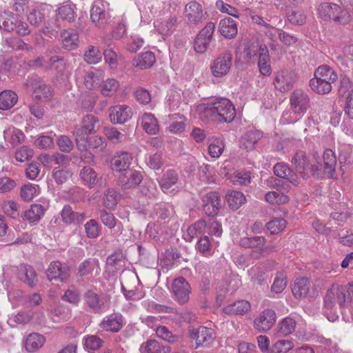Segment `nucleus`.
Listing matches in <instances>:
<instances>
[{
  "label": "nucleus",
  "mask_w": 353,
  "mask_h": 353,
  "mask_svg": "<svg viewBox=\"0 0 353 353\" xmlns=\"http://www.w3.org/2000/svg\"><path fill=\"white\" fill-rule=\"evenodd\" d=\"M185 15L188 23L195 25L201 23L204 17L201 6L196 1H191L185 6Z\"/></svg>",
  "instance_id": "a211bd4d"
},
{
  "label": "nucleus",
  "mask_w": 353,
  "mask_h": 353,
  "mask_svg": "<svg viewBox=\"0 0 353 353\" xmlns=\"http://www.w3.org/2000/svg\"><path fill=\"white\" fill-rule=\"evenodd\" d=\"M85 130L76 126L72 132L75 137L77 147L81 152H85L90 148V139H88L86 136L88 132H85Z\"/></svg>",
  "instance_id": "e433bc0d"
},
{
  "label": "nucleus",
  "mask_w": 353,
  "mask_h": 353,
  "mask_svg": "<svg viewBox=\"0 0 353 353\" xmlns=\"http://www.w3.org/2000/svg\"><path fill=\"white\" fill-rule=\"evenodd\" d=\"M323 158L325 171L327 172L330 176H332L336 164V158L334 153L330 149L325 150Z\"/></svg>",
  "instance_id": "09e8293b"
},
{
  "label": "nucleus",
  "mask_w": 353,
  "mask_h": 353,
  "mask_svg": "<svg viewBox=\"0 0 353 353\" xmlns=\"http://www.w3.org/2000/svg\"><path fill=\"white\" fill-rule=\"evenodd\" d=\"M142 180L143 176L139 172L128 170L121 173L117 179V184L123 189H130L139 185Z\"/></svg>",
  "instance_id": "9b49d317"
},
{
  "label": "nucleus",
  "mask_w": 353,
  "mask_h": 353,
  "mask_svg": "<svg viewBox=\"0 0 353 353\" xmlns=\"http://www.w3.org/2000/svg\"><path fill=\"white\" fill-rule=\"evenodd\" d=\"M208 153L212 158H219L225 148L224 141L219 137H212L208 139Z\"/></svg>",
  "instance_id": "58836bf2"
},
{
  "label": "nucleus",
  "mask_w": 353,
  "mask_h": 353,
  "mask_svg": "<svg viewBox=\"0 0 353 353\" xmlns=\"http://www.w3.org/2000/svg\"><path fill=\"white\" fill-rule=\"evenodd\" d=\"M119 87V82L114 79H108L101 85V92L103 96H112Z\"/></svg>",
  "instance_id": "5fc2aeb1"
},
{
  "label": "nucleus",
  "mask_w": 353,
  "mask_h": 353,
  "mask_svg": "<svg viewBox=\"0 0 353 353\" xmlns=\"http://www.w3.org/2000/svg\"><path fill=\"white\" fill-rule=\"evenodd\" d=\"M296 321L290 317L283 319L278 325V334L281 336H287L294 331Z\"/></svg>",
  "instance_id": "3c124183"
},
{
  "label": "nucleus",
  "mask_w": 353,
  "mask_h": 353,
  "mask_svg": "<svg viewBox=\"0 0 353 353\" xmlns=\"http://www.w3.org/2000/svg\"><path fill=\"white\" fill-rule=\"evenodd\" d=\"M28 21L30 23L32 26L34 28L41 27V30L43 32H46L44 27L48 28L46 26V19L45 15L40 10L33 9L28 16Z\"/></svg>",
  "instance_id": "de8ad7c7"
},
{
  "label": "nucleus",
  "mask_w": 353,
  "mask_h": 353,
  "mask_svg": "<svg viewBox=\"0 0 353 353\" xmlns=\"http://www.w3.org/2000/svg\"><path fill=\"white\" fill-rule=\"evenodd\" d=\"M156 334L159 338L170 343H177L181 339L179 336L173 334L165 326L158 327Z\"/></svg>",
  "instance_id": "13d9d810"
},
{
  "label": "nucleus",
  "mask_w": 353,
  "mask_h": 353,
  "mask_svg": "<svg viewBox=\"0 0 353 353\" xmlns=\"http://www.w3.org/2000/svg\"><path fill=\"white\" fill-rule=\"evenodd\" d=\"M219 30L224 37L228 39L234 37L238 32L235 21L230 17L221 20Z\"/></svg>",
  "instance_id": "7c9ffc66"
},
{
  "label": "nucleus",
  "mask_w": 353,
  "mask_h": 353,
  "mask_svg": "<svg viewBox=\"0 0 353 353\" xmlns=\"http://www.w3.org/2000/svg\"><path fill=\"white\" fill-rule=\"evenodd\" d=\"M68 68V61L62 56L54 55L48 59V70H54L56 71V77L63 79L65 72Z\"/></svg>",
  "instance_id": "412c9836"
},
{
  "label": "nucleus",
  "mask_w": 353,
  "mask_h": 353,
  "mask_svg": "<svg viewBox=\"0 0 353 353\" xmlns=\"http://www.w3.org/2000/svg\"><path fill=\"white\" fill-rule=\"evenodd\" d=\"M61 299L70 303L77 304L80 301L79 291L74 285H71L65 292Z\"/></svg>",
  "instance_id": "e2e57ef3"
},
{
  "label": "nucleus",
  "mask_w": 353,
  "mask_h": 353,
  "mask_svg": "<svg viewBox=\"0 0 353 353\" xmlns=\"http://www.w3.org/2000/svg\"><path fill=\"white\" fill-rule=\"evenodd\" d=\"M287 278L283 272H277L271 287L272 292L279 294L282 292L287 285Z\"/></svg>",
  "instance_id": "052dcab7"
},
{
  "label": "nucleus",
  "mask_w": 353,
  "mask_h": 353,
  "mask_svg": "<svg viewBox=\"0 0 353 353\" xmlns=\"http://www.w3.org/2000/svg\"><path fill=\"white\" fill-rule=\"evenodd\" d=\"M203 201L212 207L211 212L208 210L209 206L205 208V214L207 216H214L218 214L221 208V198L218 192H211L207 194L203 197Z\"/></svg>",
  "instance_id": "bb28decb"
},
{
  "label": "nucleus",
  "mask_w": 353,
  "mask_h": 353,
  "mask_svg": "<svg viewBox=\"0 0 353 353\" xmlns=\"http://www.w3.org/2000/svg\"><path fill=\"white\" fill-rule=\"evenodd\" d=\"M45 209L41 204H32L30 208L24 212L22 217L30 223L38 222L44 215Z\"/></svg>",
  "instance_id": "c9c22d12"
},
{
  "label": "nucleus",
  "mask_w": 353,
  "mask_h": 353,
  "mask_svg": "<svg viewBox=\"0 0 353 353\" xmlns=\"http://www.w3.org/2000/svg\"><path fill=\"white\" fill-rule=\"evenodd\" d=\"M203 114L209 119L220 123H230L236 117V110L232 103L226 98H221L205 107Z\"/></svg>",
  "instance_id": "f257e3e1"
},
{
  "label": "nucleus",
  "mask_w": 353,
  "mask_h": 353,
  "mask_svg": "<svg viewBox=\"0 0 353 353\" xmlns=\"http://www.w3.org/2000/svg\"><path fill=\"white\" fill-rule=\"evenodd\" d=\"M63 47L68 50L75 49L78 46L79 34L76 30H64L61 33Z\"/></svg>",
  "instance_id": "cd10ccee"
},
{
  "label": "nucleus",
  "mask_w": 353,
  "mask_h": 353,
  "mask_svg": "<svg viewBox=\"0 0 353 353\" xmlns=\"http://www.w3.org/2000/svg\"><path fill=\"white\" fill-rule=\"evenodd\" d=\"M5 139L9 138L8 141L10 143L12 147H16L19 144L21 143L25 138L23 133L14 128H8L3 132Z\"/></svg>",
  "instance_id": "49530a36"
},
{
  "label": "nucleus",
  "mask_w": 353,
  "mask_h": 353,
  "mask_svg": "<svg viewBox=\"0 0 353 353\" xmlns=\"http://www.w3.org/2000/svg\"><path fill=\"white\" fill-rule=\"evenodd\" d=\"M258 67L261 74L264 76L271 74L270 57L268 48L265 45H261L259 48Z\"/></svg>",
  "instance_id": "4be33fe9"
},
{
  "label": "nucleus",
  "mask_w": 353,
  "mask_h": 353,
  "mask_svg": "<svg viewBox=\"0 0 353 353\" xmlns=\"http://www.w3.org/2000/svg\"><path fill=\"white\" fill-rule=\"evenodd\" d=\"M294 82L295 76L292 72L281 70L276 74L274 84L278 90L284 92L291 90Z\"/></svg>",
  "instance_id": "f8f14e48"
},
{
  "label": "nucleus",
  "mask_w": 353,
  "mask_h": 353,
  "mask_svg": "<svg viewBox=\"0 0 353 353\" xmlns=\"http://www.w3.org/2000/svg\"><path fill=\"white\" fill-rule=\"evenodd\" d=\"M155 61L154 53L148 51L142 53L137 59H134L133 64L141 69H147L152 67Z\"/></svg>",
  "instance_id": "c03bdc74"
},
{
  "label": "nucleus",
  "mask_w": 353,
  "mask_h": 353,
  "mask_svg": "<svg viewBox=\"0 0 353 353\" xmlns=\"http://www.w3.org/2000/svg\"><path fill=\"white\" fill-rule=\"evenodd\" d=\"M189 337L195 340L196 347H209L216 339V333L212 328L201 326L198 329H189Z\"/></svg>",
  "instance_id": "39448f33"
},
{
  "label": "nucleus",
  "mask_w": 353,
  "mask_h": 353,
  "mask_svg": "<svg viewBox=\"0 0 353 353\" xmlns=\"http://www.w3.org/2000/svg\"><path fill=\"white\" fill-rule=\"evenodd\" d=\"M31 85L33 88V94L35 99L47 102L53 97V90L51 86L41 81L34 80Z\"/></svg>",
  "instance_id": "f3484780"
},
{
  "label": "nucleus",
  "mask_w": 353,
  "mask_h": 353,
  "mask_svg": "<svg viewBox=\"0 0 353 353\" xmlns=\"http://www.w3.org/2000/svg\"><path fill=\"white\" fill-rule=\"evenodd\" d=\"M214 30V23L209 22L197 34L194 43V48L197 53L203 54L208 50Z\"/></svg>",
  "instance_id": "423d86ee"
},
{
  "label": "nucleus",
  "mask_w": 353,
  "mask_h": 353,
  "mask_svg": "<svg viewBox=\"0 0 353 353\" xmlns=\"http://www.w3.org/2000/svg\"><path fill=\"white\" fill-rule=\"evenodd\" d=\"M142 126L145 132L150 134H156L159 130L157 119L150 113H145L142 117Z\"/></svg>",
  "instance_id": "79ce46f5"
},
{
  "label": "nucleus",
  "mask_w": 353,
  "mask_h": 353,
  "mask_svg": "<svg viewBox=\"0 0 353 353\" xmlns=\"http://www.w3.org/2000/svg\"><path fill=\"white\" fill-rule=\"evenodd\" d=\"M103 83V71L92 68L85 75L84 83L90 90L101 87Z\"/></svg>",
  "instance_id": "393cba45"
},
{
  "label": "nucleus",
  "mask_w": 353,
  "mask_h": 353,
  "mask_svg": "<svg viewBox=\"0 0 353 353\" xmlns=\"http://www.w3.org/2000/svg\"><path fill=\"white\" fill-rule=\"evenodd\" d=\"M334 296H336V303L341 308L347 307L352 302V296L350 290L345 285H332L327 290L324 298V306L327 310H332L335 306Z\"/></svg>",
  "instance_id": "20e7f679"
},
{
  "label": "nucleus",
  "mask_w": 353,
  "mask_h": 353,
  "mask_svg": "<svg viewBox=\"0 0 353 353\" xmlns=\"http://www.w3.org/2000/svg\"><path fill=\"white\" fill-rule=\"evenodd\" d=\"M178 179V174L174 170H169L166 171L159 181V185L163 192H167L177 183Z\"/></svg>",
  "instance_id": "ea45409f"
},
{
  "label": "nucleus",
  "mask_w": 353,
  "mask_h": 353,
  "mask_svg": "<svg viewBox=\"0 0 353 353\" xmlns=\"http://www.w3.org/2000/svg\"><path fill=\"white\" fill-rule=\"evenodd\" d=\"M276 321V314L273 310H265L259 317L254 320V327L259 332L270 330Z\"/></svg>",
  "instance_id": "2eb2a0df"
},
{
  "label": "nucleus",
  "mask_w": 353,
  "mask_h": 353,
  "mask_svg": "<svg viewBox=\"0 0 353 353\" xmlns=\"http://www.w3.org/2000/svg\"><path fill=\"white\" fill-rule=\"evenodd\" d=\"M266 239L263 236L243 237L239 241V245L244 248L254 249L252 251H258L265 245Z\"/></svg>",
  "instance_id": "72a5a7b5"
},
{
  "label": "nucleus",
  "mask_w": 353,
  "mask_h": 353,
  "mask_svg": "<svg viewBox=\"0 0 353 353\" xmlns=\"http://www.w3.org/2000/svg\"><path fill=\"white\" fill-rule=\"evenodd\" d=\"M101 54L98 48L90 46L83 55L84 61L88 64H97L101 60Z\"/></svg>",
  "instance_id": "864d4df0"
},
{
  "label": "nucleus",
  "mask_w": 353,
  "mask_h": 353,
  "mask_svg": "<svg viewBox=\"0 0 353 353\" xmlns=\"http://www.w3.org/2000/svg\"><path fill=\"white\" fill-rule=\"evenodd\" d=\"M79 176L83 184L90 188H94L98 182L97 173L90 166H84L79 172Z\"/></svg>",
  "instance_id": "f704fd0d"
},
{
  "label": "nucleus",
  "mask_w": 353,
  "mask_h": 353,
  "mask_svg": "<svg viewBox=\"0 0 353 353\" xmlns=\"http://www.w3.org/2000/svg\"><path fill=\"white\" fill-rule=\"evenodd\" d=\"M110 119L113 124H123L132 117V110L128 106L116 105L110 109Z\"/></svg>",
  "instance_id": "aec40b11"
},
{
  "label": "nucleus",
  "mask_w": 353,
  "mask_h": 353,
  "mask_svg": "<svg viewBox=\"0 0 353 353\" xmlns=\"http://www.w3.org/2000/svg\"><path fill=\"white\" fill-rule=\"evenodd\" d=\"M132 156L127 152H117L111 160L112 170L119 172H124L129 170L132 163Z\"/></svg>",
  "instance_id": "6ab92c4d"
},
{
  "label": "nucleus",
  "mask_w": 353,
  "mask_h": 353,
  "mask_svg": "<svg viewBox=\"0 0 353 353\" xmlns=\"http://www.w3.org/2000/svg\"><path fill=\"white\" fill-rule=\"evenodd\" d=\"M319 17L324 20L332 19L335 23L345 25L349 23L350 15L335 3L325 2L318 8Z\"/></svg>",
  "instance_id": "f03ea898"
},
{
  "label": "nucleus",
  "mask_w": 353,
  "mask_h": 353,
  "mask_svg": "<svg viewBox=\"0 0 353 353\" xmlns=\"http://www.w3.org/2000/svg\"><path fill=\"white\" fill-rule=\"evenodd\" d=\"M232 54L225 51L218 56L212 62L210 70L214 77H219L226 75L232 66Z\"/></svg>",
  "instance_id": "0eeeda50"
},
{
  "label": "nucleus",
  "mask_w": 353,
  "mask_h": 353,
  "mask_svg": "<svg viewBox=\"0 0 353 353\" xmlns=\"http://www.w3.org/2000/svg\"><path fill=\"white\" fill-rule=\"evenodd\" d=\"M314 78L332 84L336 81L337 74L330 66L322 65L315 70Z\"/></svg>",
  "instance_id": "473e14b6"
},
{
  "label": "nucleus",
  "mask_w": 353,
  "mask_h": 353,
  "mask_svg": "<svg viewBox=\"0 0 353 353\" xmlns=\"http://www.w3.org/2000/svg\"><path fill=\"white\" fill-rule=\"evenodd\" d=\"M83 340V345L87 350H97L103 344V341L96 335L88 336Z\"/></svg>",
  "instance_id": "774afa93"
},
{
  "label": "nucleus",
  "mask_w": 353,
  "mask_h": 353,
  "mask_svg": "<svg viewBox=\"0 0 353 353\" xmlns=\"http://www.w3.org/2000/svg\"><path fill=\"white\" fill-rule=\"evenodd\" d=\"M18 276L19 279L30 288H33L37 283V275L34 268L30 265H24L19 270Z\"/></svg>",
  "instance_id": "2f4dec72"
},
{
  "label": "nucleus",
  "mask_w": 353,
  "mask_h": 353,
  "mask_svg": "<svg viewBox=\"0 0 353 353\" xmlns=\"http://www.w3.org/2000/svg\"><path fill=\"white\" fill-rule=\"evenodd\" d=\"M292 164L294 165V172L299 174L301 178L307 179L310 177V166L311 161L306 157L305 152L297 151L291 160Z\"/></svg>",
  "instance_id": "1a4fd4ad"
},
{
  "label": "nucleus",
  "mask_w": 353,
  "mask_h": 353,
  "mask_svg": "<svg viewBox=\"0 0 353 353\" xmlns=\"http://www.w3.org/2000/svg\"><path fill=\"white\" fill-rule=\"evenodd\" d=\"M172 288L175 300L179 304H184L188 301L191 288L188 282L183 277H179L174 279Z\"/></svg>",
  "instance_id": "6e6552de"
},
{
  "label": "nucleus",
  "mask_w": 353,
  "mask_h": 353,
  "mask_svg": "<svg viewBox=\"0 0 353 353\" xmlns=\"http://www.w3.org/2000/svg\"><path fill=\"white\" fill-rule=\"evenodd\" d=\"M309 101L307 94L301 90H294L290 97L291 106L294 112L298 114H301L307 110Z\"/></svg>",
  "instance_id": "ddd939ff"
},
{
  "label": "nucleus",
  "mask_w": 353,
  "mask_h": 353,
  "mask_svg": "<svg viewBox=\"0 0 353 353\" xmlns=\"http://www.w3.org/2000/svg\"><path fill=\"white\" fill-rule=\"evenodd\" d=\"M274 173L279 178L285 179L294 186L299 185L301 182L297 174L288 165L283 163H276L273 168Z\"/></svg>",
  "instance_id": "4468645a"
},
{
  "label": "nucleus",
  "mask_w": 353,
  "mask_h": 353,
  "mask_svg": "<svg viewBox=\"0 0 353 353\" xmlns=\"http://www.w3.org/2000/svg\"><path fill=\"white\" fill-rule=\"evenodd\" d=\"M84 301L86 305L95 313L101 312L104 306L103 299L92 290H89L85 293Z\"/></svg>",
  "instance_id": "a878e982"
},
{
  "label": "nucleus",
  "mask_w": 353,
  "mask_h": 353,
  "mask_svg": "<svg viewBox=\"0 0 353 353\" xmlns=\"http://www.w3.org/2000/svg\"><path fill=\"white\" fill-rule=\"evenodd\" d=\"M288 21L293 24L301 26L305 22V15L300 10H290L287 14Z\"/></svg>",
  "instance_id": "0e129e2a"
},
{
  "label": "nucleus",
  "mask_w": 353,
  "mask_h": 353,
  "mask_svg": "<svg viewBox=\"0 0 353 353\" xmlns=\"http://www.w3.org/2000/svg\"><path fill=\"white\" fill-rule=\"evenodd\" d=\"M250 303L245 300H239L224 307L223 310L229 315L243 314L250 309Z\"/></svg>",
  "instance_id": "c756f323"
},
{
  "label": "nucleus",
  "mask_w": 353,
  "mask_h": 353,
  "mask_svg": "<svg viewBox=\"0 0 353 353\" xmlns=\"http://www.w3.org/2000/svg\"><path fill=\"white\" fill-rule=\"evenodd\" d=\"M46 342L42 334L33 332L30 334L25 341V348L29 352H34L41 348Z\"/></svg>",
  "instance_id": "c85d7f7f"
},
{
  "label": "nucleus",
  "mask_w": 353,
  "mask_h": 353,
  "mask_svg": "<svg viewBox=\"0 0 353 353\" xmlns=\"http://www.w3.org/2000/svg\"><path fill=\"white\" fill-rule=\"evenodd\" d=\"M99 126V121L92 114H86L82 119V126L79 128L85 130V132L88 134L94 133L97 131L96 128Z\"/></svg>",
  "instance_id": "603ef678"
},
{
  "label": "nucleus",
  "mask_w": 353,
  "mask_h": 353,
  "mask_svg": "<svg viewBox=\"0 0 353 353\" xmlns=\"http://www.w3.org/2000/svg\"><path fill=\"white\" fill-rule=\"evenodd\" d=\"M61 215L62 221L67 224L78 225L85 219V215L83 212H74L69 205L63 207Z\"/></svg>",
  "instance_id": "b1692460"
},
{
  "label": "nucleus",
  "mask_w": 353,
  "mask_h": 353,
  "mask_svg": "<svg viewBox=\"0 0 353 353\" xmlns=\"http://www.w3.org/2000/svg\"><path fill=\"white\" fill-rule=\"evenodd\" d=\"M103 132L108 139L112 143H121L126 139L125 134L121 133L114 127H105Z\"/></svg>",
  "instance_id": "4d7b16f0"
},
{
  "label": "nucleus",
  "mask_w": 353,
  "mask_h": 353,
  "mask_svg": "<svg viewBox=\"0 0 353 353\" xmlns=\"http://www.w3.org/2000/svg\"><path fill=\"white\" fill-rule=\"evenodd\" d=\"M46 274L50 281L55 280L65 283L70 276V271L68 267L63 266L59 261H52L46 271Z\"/></svg>",
  "instance_id": "9d476101"
},
{
  "label": "nucleus",
  "mask_w": 353,
  "mask_h": 353,
  "mask_svg": "<svg viewBox=\"0 0 353 353\" xmlns=\"http://www.w3.org/2000/svg\"><path fill=\"white\" fill-rule=\"evenodd\" d=\"M7 46L15 50L32 51V47L18 37H12L6 40Z\"/></svg>",
  "instance_id": "680f3d73"
},
{
  "label": "nucleus",
  "mask_w": 353,
  "mask_h": 353,
  "mask_svg": "<svg viewBox=\"0 0 353 353\" xmlns=\"http://www.w3.org/2000/svg\"><path fill=\"white\" fill-rule=\"evenodd\" d=\"M0 29L8 32H15L20 37H25L30 33L28 25L10 11L0 14Z\"/></svg>",
  "instance_id": "7ed1b4c3"
},
{
  "label": "nucleus",
  "mask_w": 353,
  "mask_h": 353,
  "mask_svg": "<svg viewBox=\"0 0 353 353\" xmlns=\"http://www.w3.org/2000/svg\"><path fill=\"white\" fill-rule=\"evenodd\" d=\"M263 137V132L258 130H250L241 138L240 147L246 150H252L256 143Z\"/></svg>",
  "instance_id": "5701e85b"
},
{
  "label": "nucleus",
  "mask_w": 353,
  "mask_h": 353,
  "mask_svg": "<svg viewBox=\"0 0 353 353\" xmlns=\"http://www.w3.org/2000/svg\"><path fill=\"white\" fill-rule=\"evenodd\" d=\"M226 200L230 208L232 210H237L246 199L244 194L239 191L232 190L226 194Z\"/></svg>",
  "instance_id": "37998d69"
},
{
  "label": "nucleus",
  "mask_w": 353,
  "mask_h": 353,
  "mask_svg": "<svg viewBox=\"0 0 353 353\" xmlns=\"http://www.w3.org/2000/svg\"><path fill=\"white\" fill-rule=\"evenodd\" d=\"M310 281L305 278H298L292 287V292L296 298L305 296L310 290Z\"/></svg>",
  "instance_id": "4c0bfd02"
},
{
  "label": "nucleus",
  "mask_w": 353,
  "mask_h": 353,
  "mask_svg": "<svg viewBox=\"0 0 353 353\" xmlns=\"http://www.w3.org/2000/svg\"><path fill=\"white\" fill-rule=\"evenodd\" d=\"M90 19L99 28H103L108 22L109 14L101 2H96L90 10Z\"/></svg>",
  "instance_id": "dca6fc26"
},
{
  "label": "nucleus",
  "mask_w": 353,
  "mask_h": 353,
  "mask_svg": "<svg viewBox=\"0 0 353 353\" xmlns=\"http://www.w3.org/2000/svg\"><path fill=\"white\" fill-rule=\"evenodd\" d=\"M310 86L311 89L319 94H325L329 93L332 90V84L321 81L320 79L313 78L310 81Z\"/></svg>",
  "instance_id": "8fccbe9b"
},
{
  "label": "nucleus",
  "mask_w": 353,
  "mask_h": 353,
  "mask_svg": "<svg viewBox=\"0 0 353 353\" xmlns=\"http://www.w3.org/2000/svg\"><path fill=\"white\" fill-rule=\"evenodd\" d=\"M100 327L108 332H118L122 328V323L117 318H108L103 319L100 325Z\"/></svg>",
  "instance_id": "6e6d98bb"
},
{
  "label": "nucleus",
  "mask_w": 353,
  "mask_h": 353,
  "mask_svg": "<svg viewBox=\"0 0 353 353\" xmlns=\"http://www.w3.org/2000/svg\"><path fill=\"white\" fill-rule=\"evenodd\" d=\"M265 199L271 204H283L289 201V197L286 194H279L276 190L266 193Z\"/></svg>",
  "instance_id": "bf43d9fd"
},
{
  "label": "nucleus",
  "mask_w": 353,
  "mask_h": 353,
  "mask_svg": "<svg viewBox=\"0 0 353 353\" xmlns=\"http://www.w3.org/2000/svg\"><path fill=\"white\" fill-rule=\"evenodd\" d=\"M18 100L17 94L11 90H4L0 93V109L8 110L13 107Z\"/></svg>",
  "instance_id": "a19ab883"
},
{
  "label": "nucleus",
  "mask_w": 353,
  "mask_h": 353,
  "mask_svg": "<svg viewBox=\"0 0 353 353\" xmlns=\"http://www.w3.org/2000/svg\"><path fill=\"white\" fill-rule=\"evenodd\" d=\"M86 235L90 239H95L100 234V225L94 219H90L84 225Z\"/></svg>",
  "instance_id": "69168bd1"
},
{
  "label": "nucleus",
  "mask_w": 353,
  "mask_h": 353,
  "mask_svg": "<svg viewBox=\"0 0 353 353\" xmlns=\"http://www.w3.org/2000/svg\"><path fill=\"white\" fill-rule=\"evenodd\" d=\"M287 221L283 219H276L266 224V228L272 234H278L283 231L286 227Z\"/></svg>",
  "instance_id": "338daca9"
},
{
  "label": "nucleus",
  "mask_w": 353,
  "mask_h": 353,
  "mask_svg": "<svg viewBox=\"0 0 353 353\" xmlns=\"http://www.w3.org/2000/svg\"><path fill=\"white\" fill-rule=\"evenodd\" d=\"M121 195L113 188L106 190L103 193V205L109 209H114L120 200Z\"/></svg>",
  "instance_id": "a18cd8bd"
}]
</instances>
